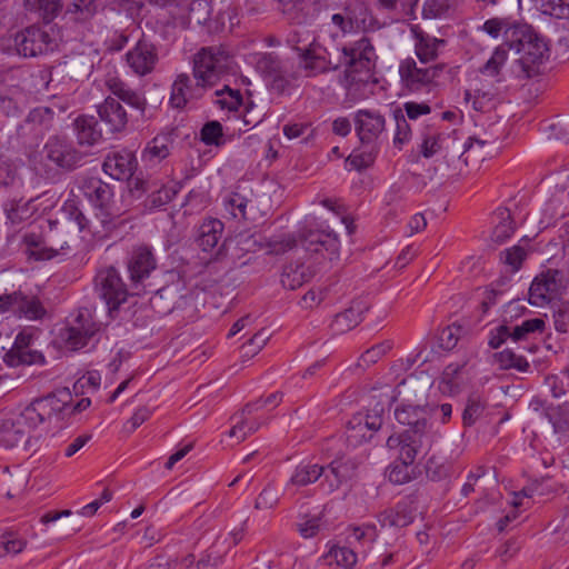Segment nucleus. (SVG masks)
I'll return each mask as SVG.
<instances>
[{
    "instance_id": "obj_1",
    "label": "nucleus",
    "mask_w": 569,
    "mask_h": 569,
    "mask_svg": "<svg viewBox=\"0 0 569 569\" xmlns=\"http://www.w3.org/2000/svg\"><path fill=\"white\" fill-rule=\"evenodd\" d=\"M378 56L371 40L367 37L342 47L339 66H345L343 84L347 97L358 101L370 97L377 84L373 69Z\"/></svg>"
},
{
    "instance_id": "obj_2",
    "label": "nucleus",
    "mask_w": 569,
    "mask_h": 569,
    "mask_svg": "<svg viewBox=\"0 0 569 569\" xmlns=\"http://www.w3.org/2000/svg\"><path fill=\"white\" fill-rule=\"evenodd\" d=\"M506 46L519 54L512 72L520 79L536 76L539 66L548 59L549 48L546 40L527 23H518L506 30Z\"/></svg>"
},
{
    "instance_id": "obj_3",
    "label": "nucleus",
    "mask_w": 569,
    "mask_h": 569,
    "mask_svg": "<svg viewBox=\"0 0 569 569\" xmlns=\"http://www.w3.org/2000/svg\"><path fill=\"white\" fill-rule=\"evenodd\" d=\"M106 87L111 96H108L104 101L98 106V114L110 132H120L127 127L128 113L119 100L138 109L142 113L147 107V100L141 93L131 89L117 77H109L106 80Z\"/></svg>"
},
{
    "instance_id": "obj_4",
    "label": "nucleus",
    "mask_w": 569,
    "mask_h": 569,
    "mask_svg": "<svg viewBox=\"0 0 569 569\" xmlns=\"http://www.w3.org/2000/svg\"><path fill=\"white\" fill-rule=\"evenodd\" d=\"M231 62V56L221 46L203 47L193 57V78L211 88L230 69Z\"/></svg>"
},
{
    "instance_id": "obj_5",
    "label": "nucleus",
    "mask_w": 569,
    "mask_h": 569,
    "mask_svg": "<svg viewBox=\"0 0 569 569\" xmlns=\"http://www.w3.org/2000/svg\"><path fill=\"white\" fill-rule=\"evenodd\" d=\"M60 31L49 23L32 26L17 33L16 49L20 56L37 57L56 50L61 42Z\"/></svg>"
},
{
    "instance_id": "obj_6",
    "label": "nucleus",
    "mask_w": 569,
    "mask_h": 569,
    "mask_svg": "<svg viewBox=\"0 0 569 569\" xmlns=\"http://www.w3.org/2000/svg\"><path fill=\"white\" fill-rule=\"evenodd\" d=\"M70 398V392L61 390L46 397L34 399L20 412L18 416L19 422L23 423L30 431L39 425L50 421L52 417L64 411Z\"/></svg>"
},
{
    "instance_id": "obj_7",
    "label": "nucleus",
    "mask_w": 569,
    "mask_h": 569,
    "mask_svg": "<svg viewBox=\"0 0 569 569\" xmlns=\"http://www.w3.org/2000/svg\"><path fill=\"white\" fill-rule=\"evenodd\" d=\"M81 191L97 210L96 217L103 229H110L114 218L119 216L114 208L113 191L111 187L101 179L91 177L83 179Z\"/></svg>"
},
{
    "instance_id": "obj_8",
    "label": "nucleus",
    "mask_w": 569,
    "mask_h": 569,
    "mask_svg": "<svg viewBox=\"0 0 569 569\" xmlns=\"http://www.w3.org/2000/svg\"><path fill=\"white\" fill-rule=\"evenodd\" d=\"M99 331L100 323L96 320L94 313L89 308H80L71 316L60 337L67 348L79 350L86 347Z\"/></svg>"
},
{
    "instance_id": "obj_9",
    "label": "nucleus",
    "mask_w": 569,
    "mask_h": 569,
    "mask_svg": "<svg viewBox=\"0 0 569 569\" xmlns=\"http://www.w3.org/2000/svg\"><path fill=\"white\" fill-rule=\"evenodd\" d=\"M387 401H376L367 412L356 413L347 425L346 437L351 446H358L369 440L372 433L380 429L383 421Z\"/></svg>"
},
{
    "instance_id": "obj_10",
    "label": "nucleus",
    "mask_w": 569,
    "mask_h": 569,
    "mask_svg": "<svg viewBox=\"0 0 569 569\" xmlns=\"http://www.w3.org/2000/svg\"><path fill=\"white\" fill-rule=\"evenodd\" d=\"M437 439L436 432L413 433L402 431L387 439V447L393 450L399 461L413 463L420 453H427Z\"/></svg>"
},
{
    "instance_id": "obj_11",
    "label": "nucleus",
    "mask_w": 569,
    "mask_h": 569,
    "mask_svg": "<svg viewBox=\"0 0 569 569\" xmlns=\"http://www.w3.org/2000/svg\"><path fill=\"white\" fill-rule=\"evenodd\" d=\"M157 269V259L152 248L147 244L134 246L127 258V271L131 295H141L144 281Z\"/></svg>"
},
{
    "instance_id": "obj_12",
    "label": "nucleus",
    "mask_w": 569,
    "mask_h": 569,
    "mask_svg": "<svg viewBox=\"0 0 569 569\" xmlns=\"http://www.w3.org/2000/svg\"><path fill=\"white\" fill-rule=\"evenodd\" d=\"M94 281L96 290L110 312L117 310L131 295L130 284L127 286L122 281L120 272L114 267L100 269Z\"/></svg>"
},
{
    "instance_id": "obj_13",
    "label": "nucleus",
    "mask_w": 569,
    "mask_h": 569,
    "mask_svg": "<svg viewBox=\"0 0 569 569\" xmlns=\"http://www.w3.org/2000/svg\"><path fill=\"white\" fill-rule=\"evenodd\" d=\"M257 198L251 190L237 186L223 197L222 203L226 212L237 220L257 222L266 216V212L258 208Z\"/></svg>"
},
{
    "instance_id": "obj_14",
    "label": "nucleus",
    "mask_w": 569,
    "mask_h": 569,
    "mask_svg": "<svg viewBox=\"0 0 569 569\" xmlns=\"http://www.w3.org/2000/svg\"><path fill=\"white\" fill-rule=\"evenodd\" d=\"M256 69L270 81L272 90L284 92L295 77L288 72L287 63L272 52H259L251 57Z\"/></svg>"
},
{
    "instance_id": "obj_15",
    "label": "nucleus",
    "mask_w": 569,
    "mask_h": 569,
    "mask_svg": "<svg viewBox=\"0 0 569 569\" xmlns=\"http://www.w3.org/2000/svg\"><path fill=\"white\" fill-rule=\"evenodd\" d=\"M43 154L46 160L63 171L74 170L83 159V153L73 146L72 141L59 136L48 139L43 147Z\"/></svg>"
},
{
    "instance_id": "obj_16",
    "label": "nucleus",
    "mask_w": 569,
    "mask_h": 569,
    "mask_svg": "<svg viewBox=\"0 0 569 569\" xmlns=\"http://www.w3.org/2000/svg\"><path fill=\"white\" fill-rule=\"evenodd\" d=\"M443 66L428 68L418 67L413 58H407L399 64V76L402 84L411 92H420L430 88L439 77Z\"/></svg>"
},
{
    "instance_id": "obj_17",
    "label": "nucleus",
    "mask_w": 569,
    "mask_h": 569,
    "mask_svg": "<svg viewBox=\"0 0 569 569\" xmlns=\"http://www.w3.org/2000/svg\"><path fill=\"white\" fill-rule=\"evenodd\" d=\"M54 111L49 107L32 109L17 127V136L23 142L33 143L41 140L53 126Z\"/></svg>"
},
{
    "instance_id": "obj_18",
    "label": "nucleus",
    "mask_w": 569,
    "mask_h": 569,
    "mask_svg": "<svg viewBox=\"0 0 569 569\" xmlns=\"http://www.w3.org/2000/svg\"><path fill=\"white\" fill-rule=\"evenodd\" d=\"M561 276L558 270H548L537 276L529 288V302L543 307L562 293Z\"/></svg>"
},
{
    "instance_id": "obj_19",
    "label": "nucleus",
    "mask_w": 569,
    "mask_h": 569,
    "mask_svg": "<svg viewBox=\"0 0 569 569\" xmlns=\"http://www.w3.org/2000/svg\"><path fill=\"white\" fill-rule=\"evenodd\" d=\"M29 254L36 260H50L70 252L69 232L64 228L50 229L44 243L31 242L28 239Z\"/></svg>"
},
{
    "instance_id": "obj_20",
    "label": "nucleus",
    "mask_w": 569,
    "mask_h": 569,
    "mask_svg": "<svg viewBox=\"0 0 569 569\" xmlns=\"http://www.w3.org/2000/svg\"><path fill=\"white\" fill-rule=\"evenodd\" d=\"M126 61L134 74L140 77L150 74L159 61L158 48L150 40L142 37L126 53Z\"/></svg>"
},
{
    "instance_id": "obj_21",
    "label": "nucleus",
    "mask_w": 569,
    "mask_h": 569,
    "mask_svg": "<svg viewBox=\"0 0 569 569\" xmlns=\"http://www.w3.org/2000/svg\"><path fill=\"white\" fill-rule=\"evenodd\" d=\"M298 52L300 67L307 77H316L339 67L329 59L327 49L316 41H311L306 48H298Z\"/></svg>"
},
{
    "instance_id": "obj_22",
    "label": "nucleus",
    "mask_w": 569,
    "mask_h": 569,
    "mask_svg": "<svg viewBox=\"0 0 569 569\" xmlns=\"http://www.w3.org/2000/svg\"><path fill=\"white\" fill-rule=\"evenodd\" d=\"M262 409V401L256 400L244 406V408L232 416L234 422L229 431L231 438H236L237 442L243 441L248 436L254 433L266 423L267 419L257 417L256 415Z\"/></svg>"
},
{
    "instance_id": "obj_23",
    "label": "nucleus",
    "mask_w": 569,
    "mask_h": 569,
    "mask_svg": "<svg viewBox=\"0 0 569 569\" xmlns=\"http://www.w3.org/2000/svg\"><path fill=\"white\" fill-rule=\"evenodd\" d=\"M358 465L355 459H336L325 467L320 488L328 493L338 490L357 476Z\"/></svg>"
},
{
    "instance_id": "obj_24",
    "label": "nucleus",
    "mask_w": 569,
    "mask_h": 569,
    "mask_svg": "<svg viewBox=\"0 0 569 569\" xmlns=\"http://www.w3.org/2000/svg\"><path fill=\"white\" fill-rule=\"evenodd\" d=\"M331 23L339 29L343 34L351 33L356 29L363 32H375L385 27V23L372 13L369 7L361 6L359 13L355 17H345L341 13L331 16Z\"/></svg>"
},
{
    "instance_id": "obj_25",
    "label": "nucleus",
    "mask_w": 569,
    "mask_h": 569,
    "mask_svg": "<svg viewBox=\"0 0 569 569\" xmlns=\"http://www.w3.org/2000/svg\"><path fill=\"white\" fill-rule=\"evenodd\" d=\"M207 89L209 87L200 79L193 81L189 74L180 73L172 83L170 102L172 107L182 109L189 101L201 98Z\"/></svg>"
},
{
    "instance_id": "obj_26",
    "label": "nucleus",
    "mask_w": 569,
    "mask_h": 569,
    "mask_svg": "<svg viewBox=\"0 0 569 569\" xmlns=\"http://www.w3.org/2000/svg\"><path fill=\"white\" fill-rule=\"evenodd\" d=\"M395 417L400 425L408 427L407 432H433L429 423L430 412L425 406L401 403L396 408Z\"/></svg>"
},
{
    "instance_id": "obj_27",
    "label": "nucleus",
    "mask_w": 569,
    "mask_h": 569,
    "mask_svg": "<svg viewBox=\"0 0 569 569\" xmlns=\"http://www.w3.org/2000/svg\"><path fill=\"white\" fill-rule=\"evenodd\" d=\"M302 247L306 251L320 252L322 250L335 253L339 248L338 236L329 226L321 223L317 229H309L301 234Z\"/></svg>"
},
{
    "instance_id": "obj_28",
    "label": "nucleus",
    "mask_w": 569,
    "mask_h": 569,
    "mask_svg": "<svg viewBox=\"0 0 569 569\" xmlns=\"http://www.w3.org/2000/svg\"><path fill=\"white\" fill-rule=\"evenodd\" d=\"M224 226L222 221L216 218H207L198 227L196 242L198 247L203 251L218 256L221 247L220 242L222 239Z\"/></svg>"
},
{
    "instance_id": "obj_29",
    "label": "nucleus",
    "mask_w": 569,
    "mask_h": 569,
    "mask_svg": "<svg viewBox=\"0 0 569 569\" xmlns=\"http://www.w3.org/2000/svg\"><path fill=\"white\" fill-rule=\"evenodd\" d=\"M356 130L362 143H372L385 131V118L379 112L358 110L356 113Z\"/></svg>"
},
{
    "instance_id": "obj_30",
    "label": "nucleus",
    "mask_w": 569,
    "mask_h": 569,
    "mask_svg": "<svg viewBox=\"0 0 569 569\" xmlns=\"http://www.w3.org/2000/svg\"><path fill=\"white\" fill-rule=\"evenodd\" d=\"M137 166L131 151L122 150L109 154L103 162V171L117 180L129 179Z\"/></svg>"
},
{
    "instance_id": "obj_31",
    "label": "nucleus",
    "mask_w": 569,
    "mask_h": 569,
    "mask_svg": "<svg viewBox=\"0 0 569 569\" xmlns=\"http://www.w3.org/2000/svg\"><path fill=\"white\" fill-rule=\"evenodd\" d=\"M368 310L367 305L361 300L352 301L349 308L336 315L331 322V330L342 335L356 328L362 321V315Z\"/></svg>"
},
{
    "instance_id": "obj_32",
    "label": "nucleus",
    "mask_w": 569,
    "mask_h": 569,
    "mask_svg": "<svg viewBox=\"0 0 569 569\" xmlns=\"http://www.w3.org/2000/svg\"><path fill=\"white\" fill-rule=\"evenodd\" d=\"M498 140V136L486 132L483 137H470L463 144L465 150L461 154L465 156V162L468 163L472 160H483L487 156L491 154V150L495 149V144Z\"/></svg>"
},
{
    "instance_id": "obj_33",
    "label": "nucleus",
    "mask_w": 569,
    "mask_h": 569,
    "mask_svg": "<svg viewBox=\"0 0 569 569\" xmlns=\"http://www.w3.org/2000/svg\"><path fill=\"white\" fill-rule=\"evenodd\" d=\"M16 301H13V313L28 320H40L47 315L40 299L36 296H27L21 291H16Z\"/></svg>"
},
{
    "instance_id": "obj_34",
    "label": "nucleus",
    "mask_w": 569,
    "mask_h": 569,
    "mask_svg": "<svg viewBox=\"0 0 569 569\" xmlns=\"http://www.w3.org/2000/svg\"><path fill=\"white\" fill-rule=\"evenodd\" d=\"M96 54L77 53L68 57L63 62V72L72 80L79 81L88 78L94 67Z\"/></svg>"
},
{
    "instance_id": "obj_35",
    "label": "nucleus",
    "mask_w": 569,
    "mask_h": 569,
    "mask_svg": "<svg viewBox=\"0 0 569 569\" xmlns=\"http://www.w3.org/2000/svg\"><path fill=\"white\" fill-rule=\"evenodd\" d=\"M325 466L313 462H302L296 467L291 478L287 482L284 490L289 491L292 487H305L322 480Z\"/></svg>"
},
{
    "instance_id": "obj_36",
    "label": "nucleus",
    "mask_w": 569,
    "mask_h": 569,
    "mask_svg": "<svg viewBox=\"0 0 569 569\" xmlns=\"http://www.w3.org/2000/svg\"><path fill=\"white\" fill-rule=\"evenodd\" d=\"M415 37V52L420 62L428 63L437 59L439 49L445 40L435 38L422 31L412 30Z\"/></svg>"
},
{
    "instance_id": "obj_37",
    "label": "nucleus",
    "mask_w": 569,
    "mask_h": 569,
    "mask_svg": "<svg viewBox=\"0 0 569 569\" xmlns=\"http://www.w3.org/2000/svg\"><path fill=\"white\" fill-rule=\"evenodd\" d=\"M26 107V94L19 87L0 89V113L6 117L19 116Z\"/></svg>"
},
{
    "instance_id": "obj_38",
    "label": "nucleus",
    "mask_w": 569,
    "mask_h": 569,
    "mask_svg": "<svg viewBox=\"0 0 569 569\" xmlns=\"http://www.w3.org/2000/svg\"><path fill=\"white\" fill-rule=\"evenodd\" d=\"M315 274L313 269L302 262L289 263L283 268L281 283L284 288L295 290L309 281Z\"/></svg>"
},
{
    "instance_id": "obj_39",
    "label": "nucleus",
    "mask_w": 569,
    "mask_h": 569,
    "mask_svg": "<svg viewBox=\"0 0 569 569\" xmlns=\"http://www.w3.org/2000/svg\"><path fill=\"white\" fill-rule=\"evenodd\" d=\"M415 513L410 502H399L393 509L386 510L379 516L382 527L402 528L413 521Z\"/></svg>"
},
{
    "instance_id": "obj_40",
    "label": "nucleus",
    "mask_w": 569,
    "mask_h": 569,
    "mask_svg": "<svg viewBox=\"0 0 569 569\" xmlns=\"http://www.w3.org/2000/svg\"><path fill=\"white\" fill-rule=\"evenodd\" d=\"M74 129L80 146L92 147L102 138L101 130L98 129V122L93 117H78L74 121Z\"/></svg>"
},
{
    "instance_id": "obj_41",
    "label": "nucleus",
    "mask_w": 569,
    "mask_h": 569,
    "mask_svg": "<svg viewBox=\"0 0 569 569\" xmlns=\"http://www.w3.org/2000/svg\"><path fill=\"white\" fill-rule=\"evenodd\" d=\"M173 143L171 133H161L148 142L142 151V159L148 162L158 163L170 154Z\"/></svg>"
},
{
    "instance_id": "obj_42",
    "label": "nucleus",
    "mask_w": 569,
    "mask_h": 569,
    "mask_svg": "<svg viewBox=\"0 0 569 569\" xmlns=\"http://www.w3.org/2000/svg\"><path fill=\"white\" fill-rule=\"evenodd\" d=\"M29 430L19 422V417L7 419L0 428V442L7 447L18 446L20 442H28Z\"/></svg>"
},
{
    "instance_id": "obj_43",
    "label": "nucleus",
    "mask_w": 569,
    "mask_h": 569,
    "mask_svg": "<svg viewBox=\"0 0 569 569\" xmlns=\"http://www.w3.org/2000/svg\"><path fill=\"white\" fill-rule=\"evenodd\" d=\"M33 201L34 200L32 198L27 200L24 198H13L10 201H8L4 206V211L7 213L8 219L12 223H20L29 219L36 210L32 206Z\"/></svg>"
},
{
    "instance_id": "obj_44",
    "label": "nucleus",
    "mask_w": 569,
    "mask_h": 569,
    "mask_svg": "<svg viewBox=\"0 0 569 569\" xmlns=\"http://www.w3.org/2000/svg\"><path fill=\"white\" fill-rule=\"evenodd\" d=\"M97 13L94 0H73L68 6L64 17L69 21L86 23L90 21Z\"/></svg>"
},
{
    "instance_id": "obj_45",
    "label": "nucleus",
    "mask_w": 569,
    "mask_h": 569,
    "mask_svg": "<svg viewBox=\"0 0 569 569\" xmlns=\"http://www.w3.org/2000/svg\"><path fill=\"white\" fill-rule=\"evenodd\" d=\"M496 226L492 231V239L496 242H503L515 231V224L511 218L510 210L507 208H499L495 213Z\"/></svg>"
},
{
    "instance_id": "obj_46",
    "label": "nucleus",
    "mask_w": 569,
    "mask_h": 569,
    "mask_svg": "<svg viewBox=\"0 0 569 569\" xmlns=\"http://www.w3.org/2000/svg\"><path fill=\"white\" fill-rule=\"evenodd\" d=\"M546 329V321L542 318L523 320L520 325L511 326L512 341L528 340L535 335H541Z\"/></svg>"
},
{
    "instance_id": "obj_47",
    "label": "nucleus",
    "mask_w": 569,
    "mask_h": 569,
    "mask_svg": "<svg viewBox=\"0 0 569 569\" xmlns=\"http://www.w3.org/2000/svg\"><path fill=\"white\" fill-rule=\"evenodd\" d=\"M497 97V89H488L485 86L475 89L472 93L469 91L466 92V100H471L473 109L482 112L493 108Z\"/></svg>"
},
{
    "instance_id": "obj_48",
    "label": "nucleus",
    "mask_w": 569,
    "mask_h": 569,
    "mask_svg": "<svg viewBox=\"0 0 569 569\" xmlns=\"http://www.w3.org/2000/svg\"><path fill=\"white\" fill-rule=\"evenodd\" d=\"M4 362L11 367L20 365H42L44 363V357L41 352L36 350L23 349L17 351V349H10L4 355Z\"/></svg>"
},
{
    "instance_id": "obj_49",
    "label": "nucleus",
    "mask_w": 569,
    "mask_h": 569,
    "mask_svg": "<svg viewBox=\"0 0 569 569\" xmlns=\"http://www.w3.org/2000/svg\"><path fill=\"white\" fill-rule=\"evenodd\" d=\"M377 538V531L373 526H362L350 528L347 532L346 540L352 548L359 549L372 543Z\"/></svg>"
},
{
    "instance_id": "obj_50",
    "label": "nucleus",
    "mask_w": 569,
    "mask_h": 569,
    "mask_svg": "<svg viewBox=\"0 0 569 569\" xmlns=\"http://www.w3.org/2000/svg\"><path fill=\"white\" fill-rule=\"evenodd\" d=\"M495 359L500 369H516L526 372L529 369V362L522 356L516 355L510 349H505L495 355Z\"/></svg>"
},
{
    "instance_id": "obj_51",
    "label": "nucleus",
    "mask_w": 569,
    "mask_h": 569,
    "mask_svg": "<svg viewBox=\"0 0 569 569\" xmlns=\"http://www.w3.org/2000/svg\"><path fill=\"white\" fill-rule=\"evenodd\" d=\"M508 59V50L505 46H499L495 49L489 60L481 68L483 74L496 77L498 82L502 81L500 78V70Z\"/></svg>"
},
{
    "instance_id": "obj_52",
    "label": "nucleus",
    "mask_w": 569,
    "mask_h": 569,
    "mask_svg": "<svg viewBox=\"0 0 569 569\" xmlns=\"http://www.w3.org/2000/svg\"><path fill=\"white\" fill-rule=\"evenodd\" d=\"M200 139L207 146L221 147L226 143L223 128L219 121L212 120L203 124Z\"/></svg>"
},
{
    "instance_id": "obj_53",
    "label": "nucleus",
    "mask_w": 569,
    "mask_h": 569,
    "mask_svg": "<svg viewBox=\"0 0 569 569\" xmlns=\"http://www.w3.org/2000/svg\"><path fill=\"white\" fill-rule=\"evenodd\" d=\"M537 8L545 14L569 19V0H533Z\"/></svg>"
},
{
    "instance_id": "obj_54",
    "label": "nucleus",
    "mask_w": 569,
    "mask_h": 569,
    "mask_svg": "<svg viewBox=\"0 0 569 569\" xmlns=\"http://www.w3.org/2000/svg\"><path fill=\"white\" fill-rule=\"evenodd\" d=\"M210 16V7L206 0H193L189 6L188 21L182 22V28H189L191 24H203Z\"/></svg>"
},
{
    "instance_id": "obj_55",
    "label": "nucleus",
    "mask_w": 569,
    "mask_h": 569,
    "mask_svg": "<svg viewBox=\"0 0 569 569\" xmlns=\"http://www.w3.org/2000/svg\"><path fill=\"white\" fill-rule=\"evenodd\" d=\"M463 365L450 363L448 365L441 375L442 389L449 393L457 392L461 382V370Z\"/></svg>"
},
{
    "instance_id": "obj_56",
    "label": "nucleus",
    "mask_w": 569,
    "mask_h": 569,
    "mask_svg": "<svg viewBox=\"0 0 569 569\" xmlns=\"http://www.w3.org/2000/svg\"><path fill=\"white\" fill-rule=\"evenodd\" d=\"M449 137H445L436 132H427L423 134L421 143V152L425 158L437 154L443 147H448Z\"/></svg>"
},
{
    "instance_id": "obj_57",
    "label": "nucleus",
    "mask_w": 569,
    "mask_h": 569,
    "mask_svg": "<svg viewBox=\"0 0 569 569\" xmlns=\"http://www.w3.org/2000/svg\"><path fill=\"white\" fill-rule=\"evenodd\" d=\"M27 541L12 532H6L0 537V558L8 555H18L24 550Z\"/></svg>"
},
{
    "instance_id": "obj_58",
    "label": "nucleus",
    "mask_w": 569,
    "mask_h": 569,
    "mask_svg": "<svg viewBox=\"0 0 569 569\" xmlns=\"http://www.w3.org/2000/svg\"><path fill=\"white\" fill-rule=\"evenodd\" d=\"M218 97L217 103L221 108L229 110H238L243 104V99L239 90H232L229 87H224L222 90H217Z\"/></svg>"
},
{
    "instance_id": "obj_59",
    "label": "nucleus",
    "mask_w": 569,
    "mask_h": 569,
    "mask_svg": "<svg viewBox=\"0 0 569 569\" xmlns=\"http://www.w3.org/2000/svg\"><path fill=\"white\" fill-rule=\"evenodd\" d=\"M0 186L20 187L21 179L18 176L17 167L8 159L0 158Z\"/></svg>"
},
{
    "instance_id": "obj_60",
    "label": "nucleus",
    "mask_w": 569,
    "mask_h": 569,
    "mask_svg": "<svg viewBox=\"0 0 569 569\" xmlns=\"http://www.w3.org/2000/svg\"><path fill=\"white\" fill-rule=\"evenodd\" d=\"M329 557L332 558L338 566L351 568L357 562V549L348 547H333L329 551Z\"/></svg>"
},
{
    "instance_id": "obj_61",
    "label": "nucleus",
    "mask_w": 569,
    "mask_h": 569,
    "mask_svg": "<svg viewBox=\"0 0 569 569\" xmlns=\"http://www.w3.org/2000/svg\"><path fill=\"white\" fill-rule=\"evenodd\" d=\"M280 497V491L268 485L256 499L254 508L257 510H270L278 505Z\"/></svg>"
},
{
    "instance_id": "obj_62",
    "label": "nucleus",
    "mask_w": 569,
    "mask_h": 569,
    "mask_svg": "<svg viewBox=\"0 0 569 569\" xmlns=\"http://www.w3.org/2000/svg\"><path fill=\"white\" fill-rule=\"evenodd\" d=\"M528 250L521 243L506 249L501 252V260L511 267L512 271L519 270L522 261L526 259Z\"/></svg>"
},
{
    "instance_id": "obj_63",
    "label": "nucleus",
    "mask_w": 569,
    "mask_h": 569,
    "mask_svg": "<svg viewBox=\"0 0 569 569\" xmlns=\"http://www.w3.org/2000/svg\"><path fill=\"white\" fill-rule=\"evenodd\" d=\"M392 348L391 341H383L366 350L360 357V365L368 367L376 363Z\"/></svg>"
},
{
    "instance_id": "obj_64",
    "label": "nucleus",
    "mask_w": 569,
    "mask_h": 569,
    "mask_svg": "<svg viewBox=\"0 0 569 569\" xmlns=\"http://www.w3.org/2000/svg\"><path fill=\"white\" fill-rule=\"evenodd\" d=\"M542 130L549 139L569 142V120L547 123Z\"/></svg>"
}]
</instances>
